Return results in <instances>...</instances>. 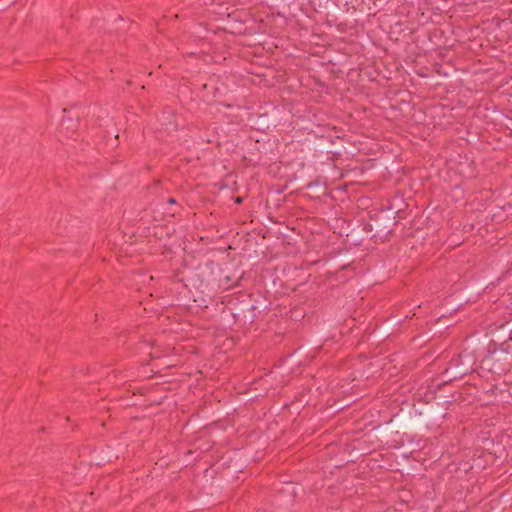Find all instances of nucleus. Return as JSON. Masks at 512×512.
Wrapping results in <instances>:
<instances>
[{
	"label": "nucleus",
	"instance_id": "nucleus-1",
	"mask_svg": "<svg viewBox=\"0 0 512 512\" xmlns=\"http://www.w3.org/2000/svg\"><path fill=\"white\" fill-rule=\"evenodd\" d=\"M451 382L432 384L418 402H404L389 419L375 425L371 431L392 449H411L416 432L437 430L450 416L453 406L465 401L460 390H450Z\"/></svg>",
	"mask_w": 512,
	"mask_h": 512
},
{
	"label": "nucleus",
	"instance_id": "nucleus-2",
	"mask_svg": "<svg viewBox=\"0 0 512 512\" xmlns=\"http://www.w3.org/2000/svg\"><path fill=\"white\" fill-rule=\"evenodd\" d=\"M475 344L480 378L496 380L512 371V317L488 325L484 338Z\"/></svg>",
	"mask_w": 512,
	"mask_h": 512
},
{
	"label": "nucleus",
	"instance_id": "nucleus-3",
	"mask_svg": "<svg viewBox=\"0 0 512 512\" xmlns=\"http://www.w3.org/2000/svg\"><path fill=\"white\" fill-rule=\"evenodd\" d=\"M282 275L285 276L278 268H264L254 278L256 293H260L270 307L275 305L286 308L291 305L309 304L316 300L313 283H294L284 279Z\"/></svg>",
	"mask_w": 512,
	"mask_h": 512
},
{
	"label": "nucleus",
	"instance_id": "nucleus-4",
	"mask_svg": "<svg viewBox=\"0 0 512 512\" xmlns=\"http://www.w3.org/2000/svg\"><path fill=\"white\" fill-rule=\"evenodd\" d=\"M272 307L260 293L239 291L231 296L230 330L244 336L257 331Z\"/></svg>",
	"mask_w": 512,
	"mask_h": 512
},
{
	"label": "nucleus",
	"instance_id": "nucleus-5",
	"mask_svg": "<svg viewBox=\"0 0 512 512\" xmlns=\"http://www.w3.org/2000/svg\"><path fill=\"white\" fill-rule=\"evenodd\" d=\"M314 12L325 13V22L341 32L356 29L365 16H371V6L364 0H309Z\"/></svg>",
	"mask_w": 512,
	"mask_h": 512
},
{
	"label": "nucleus",
	"instance_id": "nucleus-6",
	"mask_svg": "<svg viewBox=\"0 0 512 512\" xmlns=\"http://www.w3.org/2000/svg\"><path fill=\"white\" fill-rule=\"evenodd\" d=\"M363 225V230L370 232V240L374 243H385L396 239H404L409 236L408 230L412 228V220L401 222L390 216V212L378 204H372L358 220Z\"/></svg>",
	"mask_w": 512,
	"mask_h": 512
},
{
	"label": "nucleus",
	"instance_id": "nucleus-7",
	"mask_svg": "<svg viewBox=\"0 0 512 512\" xmlns=\"http://www.w3.org/2000/svg\"><path fill=\"white\" fill-rule=\"evenodd\" d=\"M407 17L417 20V25L410 27L409 32L404 34V37L408 36L410 42L418 50V54L427 55L450 46L444 30L438 27L435 22L430 21L429 16L425 17L424 13H421L420 18H416L412 16V11H408Z\"/></svg>",
	"mask_w": 512,
	"mask_h": 512
},
{
	"label": "nucleus",
	"instance_id": "nucleus-8",
	"mask_svg": "<svg viewBox=\"0 0 512 512\" xmlns=\"http://www.w3.org/2000/svg\"><path fill=\"white\" fill-rule=\"evenodd\" d=\"M334 126L328 134L316 136L308 148V158L313 165H333L341 158V150L346 147L344 139L337 133Z\"/></svg>",
	"mask_w": 512,
	"mask_h": 512
},
{
	"label": "nucleus",
	"instance_id": "nucleus-9",
	"mask_svg": "<svg viewBox=\"0 0 512 512\" xmlns=\"http://www.w3.org/2000/svg\"><path fill=\"white\" fill-rule=\"evenodd\" d=\"M247 466L248 459L244 458V453L237 449L222 455L205 471V476L218 479L217 483H233Z\"/></svg>",
	"mask_w": 512,
	"mask_h": 512
},
{
	"label": "nucleus",
	"instance_id": "nucleus-10",
	"mask_svg": "<svg viewBox=\"0 0 512 512\" xmlns=\"http://www.w3.org/2000/svg\"><path fill=\"white\" fill-rule=\"evenodd\" d=\"M475 342L470 346L455 353L448 361L443 375L447 376V381L461 379L467 375L476 373L478 358L476 355Z\"/></svg>",
	"mask_w": 512,
	"mask_h": 512
},
{
	"label": "nucleus",
	"instance_id": "nucleus-11",
	"mask_svg": "<svg viewBox=\"0 0 512 512\" xmlns=\"http://www.w3.org/2000/svg\"><path fill=\"white\" fill-rule=\"evenodd\" d=\"M202 312L206 314L209 320L217 322L223 327L230 329L231 322V296L224 299L209 298L208 301L202 299V303L198 305Z\"/></svg>",
	"mask_w": 512,
	"mask_h": 512
},
{
	"label": "nucleus",
	"instance_id": "nucleus-12",
	"mask_svg": "<svg viewBox=\"0 0 512 512\" xmlns=\"http://www.w3.org/2000/svg\"><path fill=\"white\" fill-rule=\"evenodd\" d=\"M202 263L203 262H200L194 266L193 264H190L186 259H183L180 267L172 271L169 279L174 283L183 284L188 293H190L191 288L200 290L202 286L200 278Z\"/></svg>",
	"mask_w": 512,
	"mask_h": 512
},
{
	"label": "nucleus",
	"instance_id": "nucleus-13",
	"mask_svg": "<svg viewBox=\"0 0 512 512\" xmlns=\"http://www.w3.org/2000/svg\"><path fill=\"white\" fill-rule=\"evenodd\" d=\"M222 266L214 260H207L202 263V271L200 274L202 286L200 291L217 293L221 288Z\"/></svg>",
	"mask_w": 512,
	"mask_h": 512
},
{
	"label": "nucleus",
	"instance_id": "nucleus-14",
	"mask_svg": "<svg viewBox=\"0 0 512 512\" xmlns=\"http://www.w3.org/2000/svg\"><path fill=\"white\" fill-rule=\"evenodd\" d=\"M380 205H382L387 212H390V216H394L395 220L401 222H407V219L411 217L413 212L409 203L404 198V194L400 192H396L393 196L381 200Z\"/></svg>",
	"mask_w": 512,
	"mask_h": 512
},
{
	"label": "nucleus",
	"instance_id": "nucleus-15",
	"mask_svg": "<svg viewBox=\"0 0 512 512\" xmlns=\"http://www.w3.org/2000/svg\"><path fill=\"white\" fill-rule=\"evenodd\" d=\"M248 23H253V19L246 10H234L227 14L225 31L233 35H250L252 27Z\"/></svg>",
	"mask_w": 512,
	"mask_h": 512
},
{
	"label": "nucleus",
	"instance_id": "nucleus-16",
	"mask_svg": "<svg viewBox=\"0 0 512 512\" xmlns=\"http://www.w3.org/2000/svg\"><path fill=\"white\" fill-rule=\"evenodd\" d=\"M504 436L497 435L493 439H485L484 446L480 448L485 451V456L494 465L500 466L508 459V451L506 445L503 443Z\"/></svg>",
	"mask_w": 512,
	"mask_h": 512
},
{
	"label": "nucleus",
	"instance_id": "nucleus-17",
	"mask_svg": "<svg viewBox=\"0 0 512 512\" xmlns=\"http://www.w3.org/2000/svg\"><path fill=\"white\" fill-rule=\"evenodd\" d=\"M248 121L252 129L267 133L277 126L275 107H273L271 111L249 114Z\"/></svg>",
	"mask_w": 512,
	"mask_h": 512
},
{
	"label": "nucleus",
	"instance_id": "nucleus-18",
	"mask_svg": "<svg viewBox=\"0 0 512 512\" xmlns=\"http://www.w3.org/2000/svg\"><path fill=\"white\" fill-rule=\"evenodd\" d=\"M340 59V57L335 56L334 59L327 61H317L315 72H320L328 81L343 78L345 73L344 64Z\"/></svg>",
	"mask_w": 512,
	"mask_h": 512
},
{
	"label": "nucleus",
	"instance_id": "nucleus-19",
	"mask_svg": "<svg viewBox=\"0 0 512 512\" xmlns=\"http://www.w3.org/2000/svg\"><path fill=\"white\" fill-rule=\"evenodd\" d=\"M366 443L367 441L364 438H357L353 439L350 443L345 444L343 452L348 454L350 458L338 466L347 465L350 462L355 463L360 458L368 455L370 453V449Z\"/></svg>",
	"mask_w": 512,
	"mask_h": 512
},
{
	"label": "nucleus",
	"instance_id": "nucleus-20",
	"mask_svg": "<svg viewBox=\"0 0 512 512\" xmlns=\"http://www.w3.org/2000/svg\"><path fill=\"white\" fill-rule=\"evenodd\" d=\"M302 189L306 190L304 195L308 196L313 200H322V198H331L329 187L327 185V179L324 177H317L313 181H310Z\"/></svg>",
	"mask_w": 512,
	"mask_h": 512
},
{
	"label": "nucleus",
	"instance_id": "nucleus-21",
	"mask_svg": "<svg viewBox=\"0 0 512 512\" xmlns=\"http://www.w3.org/2000/svg\"><path fill=\"white\" fill-rule=\"evenodd\" d=\"M485 456V451L480 447L475 448L473 454L467 464H469V470L473 471L476 474L484 471L488 466L494 465L493 462H490Z\"/></svg>",
	"mask_w": 512,
	"mask_h": 512
},
{
	"label": "nucleus",
	"instance_id": "nucleus-22",
	"mask_svg": "<svg viewBox=\"0 0 512 512\" xmlns=\"http://www.w3.org/2000/svg\"><path fill=\"white\" fill-rule=\"evenodd\" d=\"M368 234L371 233L363 230V225H361V222H359L358 226L352 227L349 229V231L346 232V237L344 239L345 245L357 247L362 245L365 240L371 241Z\"/></svg>",
	"mask_w": 512,
	"mask_h": 512
},
{
	"label": "nucleus",
	"instance_id": "nucleus-23",
	"mask_svg": "<svg viewBox=\"0 0 512 512\" xmlns=\"http://www.w3.org/2000/svg\"><path fill=\"white\" fill-rule=\"evenodd\" d=\"M221 288L220 291H226L234 287L242 286L241 282L244 280V273L242 272L240 275L236 274H228L222 268V277H221Z\"/></svg>",
	"mask_w": 512,
	"mask_h": 512
},
{
	"label": "nucleus",
	"instance_id": "nucleus-24",
	"mask_svg": "<svg viewBox=\"0 0 512 512\" xmlns=\"http://www.w3.org/2000/svg\"><path fill=\"white\" fill-rule=\"evenodd\" d=\"M63 117L61 120V128L67 132H75L79 126V115H70L71 109H63Z\"/></svg>",
	"mask_w": 512,
	"mask_h": 512
},
{
	"label": "nucleus",
	"instance_id": "nucleus-25",
	"mask_svg": "<svg viewBox=\"0 0 512 512\" xmlns=\"http://www.w3.org/2000/svg\"><path fill=\"white\" fill-rule=\"evenodd\" d=\"M401 325L402 321H397L396 319L389 321L388 318L383 322V326L381 327V330L378 333L377 337H382L386 335L388 332L389 334L387 335V338L395 336L396 334L401 332Z\"/></svg>",
	"mask_w": 512,
	"mask_h": 512
},
{
	"label": "nucleus",
	"instance_id": "nucleus-26",
	"mask_svg": "<svg viewBox=\"0 0 512 512\" xmlns=\"http://www.w3.org/2000/svg\"><path fill=\"white\" fill-rule=\"evenodd\" d=\"M487 288L488 286L483 287V284L469 288L462 297V305L476 303L479 297L484 294Z\"/></svg>",
	"mask_w": 512,
	"mask_h": 512
},
{
	"label": "nucleus",
	"instance_id": "nucleus-27",
	"mask_svg": "<svg viewBox=\"0 0 512 512\" xmlns=\"http://www.w3.org/2000/svg\"><path fill=\"white\" fill-rule=\"evenodd\" d=\"M496 117L495 124L500 126V130L505 136L512 137V118L502 112L497 114Z\"/></svg>",
	"mask_w": 512,
	"mask_h": 512
},
{
	"label": "nucleus",
	"instance_id": "nucleus-28",
	"mask_svg": "<svg viewBox=\"0 0 512 512\" xmlns=\"http://www.w3.org/2000/svg\"><path fill=\"white\" fill-rule=\"evenodd\" d=\"M334 343H335L334 337L324 338L322 340L321 344L313 347L312 350L310 352H308V354L306 355L305 358H313L315 356V354H318L320 352L327 353L329 351V348L331 347V345Z\"/></svg>",
	"mask_w": 512,
	"mask_h": 512
},
{
	"label": "nucleus",
	"instance_id": "nucleus-29",
	"mask_svg": "<svg viewBox=\"0 0 512 512\" xmlns=\"http://www.w3.org/2000/svg\"><path fill=\"white\" fill-rule=\"evenodd\" d=\"M349 258H351V255L348 249H333L329 253L330 260H346Z\"/></svg>",
	"mask_w": 512,
	"mask_h": 512
},
{
	"label": "nucleus",
	"instance_id": "nucleus-30",
	"mask_svg": "<svg viewBox=\"0 0 512 512\" xmlns=\"http://www.w3.org/2000/svg\"><path fill=\"white\" fill-rule=\"evenodd\" d=\"M299 305L300 304L289 306L290 309L288 312H286V315H289V317L294 320L303 318L306 314V311L299 308Z\"/></svg>",
	"mask_w": 512,
	"mask_h": 512
},
{
	"label": "nucleus",
	"instance_id": "nucleus-31",
	"mask_svg": "<svg viewBox=\"0 0 512 512\" xmlns=\"http://www.w3.org/2000/svg\"><path fill=\"white\" fill-rule=\"evenodd\" d=\"M317 74L311 75L314 84L321 89L328 88V80L321 75L320 72H316Z\"/></svg>",
	"mask_w": 512,
	"mask_h": 512
},
{
	"label": "nucleus",
	"instance_id": "nucleus-32",
	"mask_svg": "<svg viewBox=\"0 0 512 512\" xmlns=\"http://www.w3.org/2000/svg\"><path fill=\"white\" fill-rule=\"evenodd\" d=\"M390 0H368L369 3H371L374 7L373 9L375 10L374 12H372L374 15L376 12L380 11L383 9V7L389 3ZM371 10H372V7H371Z\"/></svg>",
	"mask_w": 512,
	"mask_h": 512
},
{
	"label": "nucleus",
	"instance_id": "nucleus-33",
	"mask_svg": "<svg viewBox=\"0 0 512 512\" xmlns=\"http://www.w3.org/2000/svg\"><path fill=\"white\" fill-rule=\"evenodd\" d=\"M310 348V345H307L306 347L302 348L301 346L297 347L292 355L294 356V358H298L300 356L301 353H303L304 351L308 350Z\"/></svg>",
	"mask_w": 512,
	"mask_h": 512
},
{
	"label": "nucleus",
	"instance_id": "nucleus-34",
	"mask_svg": "<svg viewBox=\"0 0 512 512\" xmlns=\"http://www.w3.org/2000/svg\"><path fill=\"white\" fill-rule=\"evenodd\" d=\"M166 203L169 204V205H176V206L178 205V203H177V201H176V199L174 197H169L167 199Z\"/></svg>",
	"mask_w": 512,
	"mask_h": 512
},
{
	"label": "nucleus",
	"instance_id": "nucleus-35",
	"mask_svg": "<svg viewBox=\"0 0 512 512\" xmlns=\"http://www.w3.org/2000/svg\"><path fill=\"white\" fill-rule=\"evenodd\" d=\"M493 395H497L498 387L497 385H492L491 388L488 390Z\"/></svg>",
	"mask_w": 512,
	"mask_h": 512
},
{
	"label": "nucleus",
	"instance_id": "nucleus-36",
	"mask_svg": "<svg viewBox=\"0 0 512 512\" xmlns=\"http://www.w3.org/2000/svg\"><path fill=\"white\" fill-rule=\"evenodd\" d=\"M233 199L236 204H242L243 202V198L241 196H234Z\"/></svg>",
	"mask_w": 512,
	"mask_h": 512
},
{
	"label": "nucleus",
	"instance_id": "nucleus-37",
	"mask_svg": "<svg viewBox=\"0 0 512 512\" xmlns=\"http://www.w3.org/2000/svg\"><path fill=\"white\" fill-rule=\"evenodd\" d=\"M401 26H402V24H401V23H397V24L395 25V28H397V27H399V28H400L399 33H402V32L404 31V30L401 28Z\"/></svg>",
	"mask_w": 512,
	"mask_h": 512
},
{
	"label": "nucleus",
	"instance_id": "nucleus-38",
	"mask_svg": "<svg viewBox=\"0 0 512 512\" xmlns=\"http://www.w3.org/2000/svg\"><path fill=\"white\" fill-rule=\"evenodd\" d=\"M150 357H151L152 359H154V358H159L160 356H159L158 354H157V355H155V354H153V353H150Z\"/></svg>",
	"mask_w": 512,
	"mask_h": 512
},
{
	"label": "nucleus",
	"instance_id": "nucleus-39",
	"mask_svg": "<svg viewBox=\"0 0 512 512\" xmlns=\"http://www.w3.org/2000/svg\"><path fill=\"white\" fill-rule=\"evenodd\" d=\"M182 303H183V305H184V306H187V307H189V306H190V305H189V303H188V301H186L185 299L182 301Z\"/></svg>",
	"mask_w": 512,
	"mask_h": 512
},
{
	"label": "nucleus",
	"instance_id": "nucleus-40",
	"mask_svg": "<svg viewBox=\"0 0 512 512\" xmlns=\"http://www.w3.org/2000/svg\"><path fill=\"white\" fill-rule=\"evenodd\" d=\"M394 33H395V31H394V30H392V31L390 32V36H389V38H390V39H392V35H393Z\"/></svg>",
	"mask_w": 512,
	"mask_h": 512
},
{
	"label": "nucleus",
	"instance_id": "nucleus-41",
	"mask_svg": "<svg viewBox=\"0 0 512 512\" xmlns=\"http://www.w3.org/2000/svg\"><path fill=\"white\" fill-rule=\"evenodd\" d=\"M419 11H420V9H419V8H417V9L415 10V14H416V15H419Z\"/></svg>",
	"mask_w": 512,
	"mask_h": 512
},
{
	"label": "nucleus",
	"instance_id": "nucleus-42",
	"mask_svg": "<svg viewBox=\"0 0 512 512\" xmlns=\"http://www.w3.org/2000/svg\"><path fill=\"white\" fill-rule=\"evenodd\" d=\"M509 393H510V395L512 396V392H509Z\"/></svg>",
	"mask_w": 512,
	"mask_h": 512
},
{
	"label": "nucleus",
	"instance_id": "nucleus-43",
	"mask_svg": "<svg viewBox=\"0 0 512 512\" xmlns=\"http://www.w3.org/2000/svg\"><path fill=\"white\" fill-rule=\"evenodd\" d=\"M2 8V5H0V9Z\"/></svg>",
	"mask_w": 512,
	"mask_h": 512
}]
</instances>
